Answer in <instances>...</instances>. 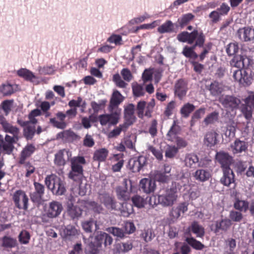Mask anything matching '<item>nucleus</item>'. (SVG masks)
<instances>
[{
	"instance_id": "f257e3e1",
	"label": "nucleus",
	"mask_w": 254,
	"mask_h": 254,
	"mask_svg": "<svg viewBox=\"0 0 254 254\" xmlns=\"http://www.w3.org/2000/svg\"><path fill=\"white\" fill-rule=\"evenodd\" d=\"M71 171L68 173V178L74 181H80L83 176V165L86 161L82 156H76L70 159Z\"/></svg>"
},
{
	"instance_id": "f03ea898",
	"label": "nucleus",
	"mask_w": 254,
	"mask_h": 254,
	"mask_svg": "<svg viewBox=\"0 0 254 254\" xmlns=\"http://www.w3.org/2000/svg\"><path fill=\"white\" fill-rule=\"evenodd\" d=\"M85 191L81 190L79 187L75 188L72 189V193L70 194V198L68 199L67 204V211L70 217L73 219L80 217L82 214V210L73 203L75 201L74 197L78 195L83 196L85 194Z\"/></svg>"
},
{
	"instance_id": "7ed1b4c3",
	"label": "nucleus",
	"mask_w": 254,
	"mask_h": 254,
	"mask_svg": "<svg viewBox=\"0 0 254 254\" xmlns=\"http://www.w3.org/2000/svg\"><path fill=\"white\" fill-rule=\"evenodd\" d=\"M45 182L48 189L57 195H62L66 190L64 182L55 175L47 176Z\"/></svg>"
},
{
	"instance_id": "20e7f679",
	"label": "nucleus",
	"mask_w": 254,
	"mask_h": 254,
	"mask_svg": "<svg viewBox=\"0 0 254 254\" xmlns=\"http://www.w3.org/2000/svg\"><path fill=\"white\" fill-rule=\"evenodd\" d=\"M77 114V109L75 108H71L66 112L65 114L62 112H59L56 114V118H51L50 123L54 127L58 128L64 129L66 127V123L64 120L66 115L69 118L74 117Z\"/></svg>"
},
{
	"instance_id": "39448f33",
	"label": "nucleus",
	"mask_w": 254,
	"mask_h": 254,
	"mask_svg": "<svg viewBox=\"0 0 254 254\" xmlns=\"http://www.w3.org/2000/svg\"><path fill=\"white\" fill-rule=\"evenodd\" d=\"M109 111L110 114H103L98 117V120L102 126H115L119 123L121 109H116V110H112Z\"/></svg>"
},
{
	"instance_id": "423d86ee",
	"label": "nucleus",
	"mask_w": 254,
	"mask_h": 254,
	"mask_svg": "<svg viewBox=\"0 0 254 254\" xmlns=\"http://www.w3.org/2000/svg\"><path fill=\"white\" fill-rule=\"evenodd\" d=\"M155 105V101L152 99L148 103L144 101L138 102L136 106L137 116L139 118L143 119L144 116L150 118Z\"/></svg>"
},
{
	"instance_id": "0eeeda50",
	"label": "nucleus",
	"mask_w": 254,
	"mask_h": 254,
	"mask_svg": "<svg viewBox=\"0 0 254 254\" xmlns=\"http://www.w3.org/2000/svg\"><path fill=\"white\" fill-rule=\"evenodd\" d=\"M178 197L176 189L173 188L168 189L164 193L158 195V202L164 206H170L177 201Z\"/></svg>"
},
{
	"instance_id": "6e6552de",
	"label": "nucleus",
	"mask_w": 254,
	"mask_h": 254,
	"mask_svg": "<svg viewBox=\"0 0 254 254\" xmlns=\"http://www.w3.org/2000/svg\"><path fill=\"white\" fill-rule=\"evenodd\" d=\"M121 74L124 80L122 79L121 76L119 73H117L113 75V80L117 86L122 88H126L127 86V83L125 81L130 82L132 80L133 76L130 70L127 68L122 69L121 71Z\"/></svg>"
},
{
	"instance_id": "1a4fd4ad",
	"label": "nucleus",
	"mask_w": 254,
	"mask_h": 254,
	"mask_svg": "<svg viewBox=\"0 0 254 254\" xmlns=\"http://www.w3.org/2000/svg\"><path fill=\"white\" fill-rule=\"evenodd\" d=\"M233 76L236 81L243 86L250 85L253 79L251 71L246 69H240L235 71Z\"/></svg>"
},
{
	"instance_id": "9d476101",
	"label": "nucleus",
	"mask_w": 254,
	"mask_h": 254,
	"mask_svg": "<svg viewBox=\"0 0 254 254\" xmlns=\"http://www.w3.org/2000/svg\"><path fill=\"white\" fill-rule=\"evenodd\" d=\"M12 198L15 205L17 208L24 210L27 209L28 198L24 191L22 190L16 191L13 193Z\"/></svg>"
},
{
	"instance_id": "9b49d317",
	"label": "nucleus",
	"mask_w": 254,
	"mask_h": 254,
	"mask_svg": "<svg viewBox=\"0 0 254 254\" xmlns=\"http://www.w3.org/2000/svg\"><path fill=\"white\" fill-rule=\"evenodd\" d=\"M0 124L2 130L6 133L12 135V137L19 138V129L16 126L9 123L3 117L0 116Z\"/></svg>"
},
{
	"instance_id": "f8f14e48",
	"label": "nucleus",
	"mask_w": 254,
	"mask_h": 254,
	"mask_svg": "<svg viewBox=\"0 0 254 254\" xmlns=\"http://www.w3.org/2000/svg\"><path fill=\"white\" fill-rule=\"evenodd\" d=\"M63 209V205L61 202L53 201L49 203L46 210V215L49 218L56 217L61 214Z\"/></svg>"
},
{
	"instance_id": "ddd939ff",
	"label": "nucleus",
	"mask_w": 254,
	"mask_h": 254,
	"mask_svg": "<svg viewBox=\"0 0 254 254\" xmlns=\"http://www.w3.org/2000/svg\"><path fill=\"white\" fill-rule=\"evenodd\" d=\"M216 159L221 165L222 170L231 169L230 166L233 162V159L227 153L222 151L217 153Z\"/></svg>"
},
{
	"instance_id": "4468645a",
	"label": "nucleus",
	"mask_w": 254,
	"mask_h": 254,
	"mask_svg": "<svg viewBox=\"0 0 254 254\" xmlns=\"http://www.w3.org/2000/svg\"><path fill=\"white\" fill-rule=\"evenodd\" d=\"M18 139L19 138L12 137V136L6 134L5 136L4 140L2 141V143H0V149L7 154H11L14 148L13 144L16 143Z\"/></svg>"
},
{
	"instance_id": "2eb2a0df",
	"label": "nucleus",
	"mask_w": 254,
	"mask_h": 254,
	"mask_svg": "<svg viewBox=\"0 0 254 254\" xmlns=\"http://www.w3.org/2000/svg\"><path fill=\"white\" fill-rule=\"evenodd\" d=\"M146 159L145 157L141 156L138 158L131 159L129 161V166L130 170L134 173L138 172L145 165Z\"/></svg>"
},
{
	"instance_id": "dca6fc26",
	"label": "nucleus",
	"mask_w": 254,
	"mask_h": 254,
	"mask_svg": "<svg viewBox=\"0 0 254 254\" xmlns=\"http://www.w3.org/2000/svg\"><path fill=\"white\" fill-rule=\"evenodd\" d=\"M251 64V60L246 56L237 55L235 56L231 62L233 66L242 68L248 66Z\"/></svg>"
},
{
	"instance_id": "f3484780",
	"label": "nucleus",
	"mask_w": 254,
	"mask_h": 254,
	"mask_svg": "<svg viewBox=\"0 0 254 254\" xmlns=\"http://www.w3.org/2000/svg\"><path fill=\"white\" fill-rule=\"evenodd\" d=\"M124 97L119 91L114 90L110 101L109 111L116 110V109H120L118 108V106L124 101Z\"/></svg>"
},
{
	"instance_id": "a211bd4d",
	"label": "nucleus",
	"mask_w": 254,
	"mask_h": 254,
	"mask_svg": "<svg viewBox=\"0 0 254 254\" xmlns=\"http://www.w3.org/2000/svg\"><path fill=\"white\" fill-rule=\"evenodd\" d=\"M17 123L20 126L24 127L23 135L27 139H31L33 138L35 132V127L34 126H30L29 122H24L22 119H18Z\"/></svg>"
},
{
	"instance_id": "6ab92c4d",
	"label": "nucleus",
	"mask_w": 254,
	"mask_h": 254,
	"mask_svg": "<svg viewBox=\"0 0 254 254\" xmlns=\"http://www.w3.org/2000/svg\"><path fill=\"white\" fill-rule=\"evenodd\" d=\"M140 187L144 192L150 193L155 190V181L151 178H143L140 181Z\"/></svg>"
},
{
	"instance_id": "aec40b11",
	"label": "nucleus",
	"mask_w": 254,
	"mask_h": 254,
	"mask_svg": "<svg viewBox=\"0 0 254 254\" xmlns=\"http://www.w3.org/2000/svg\"><path fill=\"white\" fill-rule=\"evenodd\" d=\"M34 186L35 191L30 194V197L32 201L39 203L41 201L44 194V187L37 182H34Z\"/></svg>"
},
{
	"instance_id": "412c9836",
	"label": "nucleus",
	"mask_w": 254,
	"mask_h": 254,
	"mask_svg": "<svg viewBox=\"0 0 254 254\" xmlns=\"http://www.w3.org/2000/svg\"><path fill=\"white\" fill-rule=\"evenodd\" d=\"M204 41L205 36L202 32L194 30L191 32L190 44H192L195 42L194 47H202Z\"/></svg>"
},
{
	"instance_id": "4be33fe9",
	"label": "nucleus",
	"mask_w": 254,
	"mask_h": 254,
	"mask_svg": "<svg viewBox=\"0 0 254 254\" xmlns=\"http://www.w3.org/2000/svg\"><path fill=\"white\" fill-rule=\"evenodd\" d=\"M223 176L220 180L221 183L227 187H230L233 185V188L235 187L234 174L231 169L223 170Z\"/></svg>"
},
{
	"instance_id": "5701e85b",
	"label": "nucleus",
	"mask_w": 254,
	"mask_h": 254,
	"mask_svg": "<svg viewBox=\"0 0 254 254\" xmlns=\"http://www.w3.org/2000/svg\"><path fill=\"white\" fill-rule=\"evenodd\" d=\"M220 101L226 108L232 109L237 108L241 103L239 99L230 96H222L220 98Z\"/></svg>"
},
{
	"instance_id": "b1692460",
	"label": "nucleus",
	"mask_w": 254,
	"mask_h": 254,
	"mask_svg": "<svg viewBox=\"0 0 254 254\" xmlns=\"http://www.w3.org/2000/svg\"><path fill=\"white\" fill-rule=\"evenodd\" d=\"M238 35L240 39L244 41H249L254 39V29L245 27L238 31Z\"/></svg>"
},
{
	"instance_id": "393cba45",
	"label": "nucleus",
	"mask_w": 254,
	"mask_h": 254,
	"mask_svg": "<svg viewBox=\"0 0 254 254\" xmlns=\"http://www.w3.org/2000/svg\"><path fill=\"white\" fill-rule=\"evenodd\" d=\"M135 107L132 104H129L125 108V123L129 125H132L135 120V117L134 115Z\"/></svg>"
},
{
	"instance_id": "a878e982",
	"label": "nucleus",
	"mask_w": 254,
	"mask_h": 254,
	"mask_svg": "<svg viewBox=\"0 0 254 254\" xmlns=\"http://www.w3.org/2000/svg\"><path fill=\"white\" fill-rule=\"evenodd\" d=\"M187 89V83L183 79L179 80L175 84V94L181 99L186 95Z\"/></svg>"
},
{
	"instance_id": "bb28decb",
	"label": "nucleus",
	"mask_w": 254,
	"mask_h": 254,
	"mask_svg": "<svg viewBox=\"0 0 254 254\" xmlns=\"http://www.w3.org/2000/svg\"><path fill=\"white\" fill-rule=\"evenodd\" d=\"M188 210V204L186 202L179 204L177 207H173L170 212V216L173 219H177L182 213Z\"/></svg>"
},
{
	"instance_id": "cd10ccee",
	"label": "nucleus",
	"mask_w": 254,
	"mask_h": 254,
	"mask_svg": "<svg viewBox=\"0 0 254 254\" xmlns=\"http://www.w3.org/2000/svg\"><path fill=\"white\" fill-rule=\"evenodd\" d=\"M35 150V147L32 144H28L23 149L19 158V163L24 164L26 159L29 157Z\"/></svg>"
},
{
	"instance_id": "c85d7f7f",
	"label": "nucleus",
	"mask_w": 254,
	"mask_h": 254,
	"mask_svg": "<svg viewBox=\"0 0 254 254\" xmlns=\"http://www.w3.org/2000/svg\"><path fill=\"white\" fill-rule=\"evenodd\" d=\"M193 176L196 180L204 182L211 177V174L209 171L201 169L197 170L193 174Z\"/></svg>"
},
{
	"instance_id": "c756f323",
	"label": "nucleus",
	"mask_w": 254,
	"mask_h": 254,
	"mask_svg": "<svg viewBox=\"0 0 254 254\" xmlns=\"http://www.w3.org/2000/svg\"><path fill=\"white\" fill-rule=\"evenodd\" d=\"M66 153L67 157L71 156V152L67 150L63 149L60 150L55 154V163L58 166H64L65 164V160L64 157V154Z\"/></svg>"
},
{
	"instance_id": "7c9ffc66",
	"label": "nucleus",
	"mask_w": 254,
	"mask_h": 254,
	"mask_svg": "<svg viewBox=\"0 0 254 254\" xmlns=\"http://www.w3.org/2000/svg\"><path fill=\"white\" fill-rule=\"evenodd\" d=\"M218 134L215 131L208 132L205 135L204 144L209 147H212L217 143V136Z\"/></svg>"
},
{
	"instance_id": "2f4dec72",
	"label": "nucleus",
	"mask_w": 254,
	"mask_h": 254,
	"mask_svg": "<svg viewBox=\"0 0 254 254\" xmlns=\"http://www.w3.org/2000/svg\"><path fill=\"white\" fill-rule=\"evenodd\" d=\"M108 153L109 151L106 148L97 149L94 153L93 159L94 161L98 162L104 161L106 159Z\"/></svg>"
},
{
	"instance_id": "473e14b6",
	"label": "nucleus",
	"mask_w": 254,
	"mask_h": 254,
	"mask_svg": "<svg viewBox=\"0 0 254 254\" xmlns=\"http://www.w3.org/2000/svg\"><path fill=\"white\" fill-rule=\"evenodd\" d=\"M0 244L4 248H11L16 246L17 241L12 237L4 236L0 239Z\"/></svg>"
},
{
	"instance_id": "72a5a7b5",
	"label": "nucleus",
	"mask_w": 254,
	"mask_h": 254,
	"mask_svg": "<svg viewBox=\"0 0 254 254\" xmlns=\"http://www.w3.org/2000/svg\"><path fill=\"white\" fill-rule=\"evenodd\" d=\"M247 148L246 143L244 141L237 140L231 145V148L234 153H238L245 151Z\"/></svg>"
},
{
	"instance_id": "f704fd0d",
	"label": "nucleus",
	"mask_w": 254,
	"mask_h": 254,
	"mask_svg": "<svg viewBox=\"0 0 254 254\" xmlns=\"http://www.w3.org/2000/svg\"><path fill=\"white\" fill-rule=\"evenodd\" d=\"M174 24L170 20L166 21L164 24L159 26L157 31L161 33H171L173 31Z\"/></svg>"
},
{
	"instance_id": "c9c22d12",
	"label": "nucleus",
	"mask_w": 254,
	"mask_h": 254,
	"mask_svg": "<svg viewBox=\"0 0 254 254\" xmlns=\"http://www.w3.org/2000/svg\"><path fill=\"white\" fill-rule=\"evenodd\" d=\"M130 125L124 123L115 128L109 134L110 137H116L119 135L122 131H126Z\"/></svg>"
},
{
	"instance_id": "e433bc0d",
	"label": "nucleus",
	"mask_w": 254,
	"mask_h": 254,
	"mask_svg": "<svg viewBox=\"0 0 254 254\" xmlns=\"http://www.w3.org/2000/svg\"><path fill=\"white\" fill-rule=\"evenodd\" d=\"M208 89L212 95H217L223 91L224 86L222 83L214 81L210 84Z\"/></svg>"
},
{
	"instance_id": "4c0bfd02",
	"label": "nucleus",
	"mask_w": 254,
	"mask_h": 254,
	"mask_svg": "<svg viewBox=\"0 0 254 254\" xmlns=\"http://www.w3.org/2000/svg\"><path fill=\"white\" fill-rule=\"evenodd\" d=\"M79 231L72 225H67L63 230V235L66 238L79 234Z\"/></svg>"
},
{
	"instance_id": "58836bf2",
	"label": "nucleus",
	"mask_w": 254,
	"mask_h": 254,
	"mask_svg": "<svg viewBox=\"0 0 254 254\" xmlns=\"http://www.w3.org/2000/svg\"><path fill=\"white\" fill-rule=\"evenodd\" d=\"M198 162V158L194 154H188L185 159V165L191 168Z\"/></svg>"
},
{
	"instance_id": "ea45409f",
	"label": "nucleus",
	"mask_w": 254,
	"mask_h": 254,
	"mask_svg": "<svg viewBox=\"0 0 254 254\" xmlns=\"http://www.w3.org/2000/svg\"><path fill=\"white\" fill-rule=\"evenodd\" d=\"M132 93L134 96L136 97L143 96L145 94L143 87L137 82H133L131 84Z\"/></svg>"
},
{
	"instance_id": "a19ab883",
	"label": "nucleus",
	"mask_w": 254,
	"mask_h": 254,
	"mask_svg": "<svg viewBox=\"0 0 254 254\" xmlns=\"http://www.w3.org/2000/svg\"><path fill=\"white\" fill-rule=\"evenodd\" d=\"M194 109L195 106L193 104L188 103L182 107L180 112L183 117L187 118Z\"/></svg>"
},
{
	"instance_id": "79ce46f5",
	"label": "nucleus",
	"mask_w": 254,
	"mask_h": 254,
	"mask_svg": "<svg viewBox=\"0 0 254 254\" xmlns=\"http://www.w3.org/2000/svg\"><path fill=\"white\" fill-rule=\"evenodd\" d=\"M179 127L176 125L175 122H174V124L167 134L168 139L171 141H175V139L178 137L177 136V134L179 132Z\"/></svg>"
},
{
	"instance_id": "37998d69",
	"label": "nucleus",
	"mask_w": 254,
	"mask_h": 254,
	"mask_svg": "<svg viewBox=\"0 0 254 254\" xmlns=\"http://www.w3.org/2000/svg\"><path fill=\"white\" fill-rule=\"evenodd\" d=\"M194 18V15L191 13H187L183 15L178 20V22L181 27L187 25Z\"/></svg>"
},
{
	"instance_id": "c03bdc74",
	"label": "nucleus",
	"mask_w": 254,
	"mask_h": 254,
	"mask_svg": "<svg viewBox=\"0 0 254 254\" xmlns=\"http://www.w3.org/2000/svg\"><path fill=\"white\" fill-rule=\"evenodd\" d=\"M190 229L197 237H202L204 234L203 228L197 222H193L191 225Z\"/></svg>"
},
{
	"instance_id": "a18cd8bd",
	"label": "nucleus",
	"mask_w": 254,
	"mask_h": 254,
	"mask_svg": "<svg viewBox=\"0 0 254 254\" xmlns=\"http://www.w3.org/2000/svg\"><path fill=\"white\" fill-rule=\"evenodd\" d=\"M234 206L235 209L245 212L248 209L249 203L245 200L237 199L234 203Z\"/></svg>"
},
{
	"instance_id": "49530a36",
	"label": "nucleus",
	"mask_w": 254,
	"mask_h": 254,
	"mask_svg": "<svg viewBox=\"0 0 254 254\" xmlns=\"http://www.w3.org/2000/svg\"><path fill=\"white\" fill-rule=\"evenodd\" d=\"M17 74L19 76L23 77L27 80L32 81L33 79L36 78L35 76L30 70L22 68L17 71Z\"/></svg>"
},
{
	"instance_id": "de8ad7c7",
	"label": "nucleus",
	"mask_w": 254,
	"mask_h": 254,
	"mask_svg": "<svg viewBox=\"0 0 254 254\" xmlns=\"http://www.w3.org/2000/svg\"><path fill=\"white\" fill-rule=\"evenodd\" d=\"M60 138H65L68 140H73L77 138V135L70 130H66L58 134Z\"/></svg>"
},
{
	"instance_id": "09e8293b",
	"label": "nucleus",
	"mask_w": 254,
	"mask_h": 254,
	"mask_svg": "<svg viewBox=\"0 0 254 254\" xmlns=\"http://www.w3.org/2000/svg\"><path fill=\"white\" fill-rule=\"evenodd\" d=\"M42 114L41 110L38 109H34L31 111L28 115L29 124L31 123L32 124H36L38 123V120L36 117L41 116Z\"/></svg>"
},
{
	"instance_id": "8fccbe9b",
	"label": "nucleus",
	"mask_w": 254,
	"mask_h": 254,
	"mask_svg": "<svg viewBox=\"0 0 254 254\" xmlns=\"http://www.w3.org/2000/svg\"><path fill=\"white\" fill-rule=\"evenodd\" d=\"M13 92V88L11 84L6 83L0 86V94L3 96L10 95Z\"/></svg>"
},
{
	"instance_id": "3c124183",
	"label": "nucleus",
	"mask_w": 254,
	"mask_h": 254,
	"mask_svg": "<svg viewBox=\"0 0 254 254\" xmlns=\"http://www.w3.org/2000/svg\"><path fill=\"white\" fill-rule=\"evenodd\" d=\"M96 239L98 241H104L105 246L111 245L113 242L112 238L106 233H101L96 236Z\"/></svg>"
},
{
	"instance_id": "603ef678",
	"label": "nucleus",
	"mask_w": 254,
	"mask_h": 254,
	"mask_svg": "<svg viewBox=\"0 0 254 254\" xmlns=\"http://www.w3.org/2000/svg\"><path fill=\"white\" fill-rule=\"evenodd\" d=\"M141 237L146 242L150 241L154 237L153 230L150 228L144 229L140 234Z\"/></svg>"
},
{
	"instance_id": "864d4df0",
	"label": "nucleus",
	"mask_w": 254,
	"mask_h": 254,
	"mask_svg": "<svg viewBox=\"0 0 254 254\" xmlns=\"http://www.w3.org/2000/svg\"><path fill=\"white\" fill-rule=\"evenodd\" d=\"M186 241L193 248L196 250H201L204 247V246L202 244L193 238H187L186 239Z\"/></svg>"
},
{
	"instance_id": "5fc2aeb1",
	"label": "nucleus",
	"mask_w": 254,
	"mask_h": 254,
	"mask_svg": "<svg viewBox=\"0 0 254 254\" xmlns=\"http://www.w3.org/2000/svg\"><path fill=\"white\" fill-rule=\"evenodd\" d=\"M195 48L194 46L192 47L186 46L183 49V54L187 58H196L197 55L194 51Z\"/></svg>"
},
{
	"instance_id": "6e6d98bb",
	"label": "nucleus",
	"mask_w": 254,
	"mask_h": 254,
	"mask_svg": "<svg viewBox=\"0 0 254 254\" xmlns=\"http://www.w3.org/2000/svg\"><path fill=\"white\" fill-rule=\"evenodd\" d=\"M68 106L70 107H81L83 109L86 107V103L84 101L82 100V99L78 97L76 100H71L68 103Z\"/></svg>"
},
{
	"instance_id": "4d7b16f0",
	"label": "nucleus",
	"mask_w": 254,
	"mask_h": 254,
	"mask_svg": "<svg viewBox=\"0 0 254 254\" xmlns=\"http://www.w3.org/2000/svg\"><path fill=\"white\" fill-rule=\"evenodd\" d=\"M178 152V149L175 146H168L165 150V157L169 158H174Z\"/></svg>"
},
{
	"instance_id": "13d9d810",
	"label": "nucleus",
	"mask_w": 254,
	"mask_h": 254,
	"mask_svg": "<svg viewBox=\"0 0 254 254\" xmlns=\"http://www.w3.org/2000/svg\"><path fill=\"white\" fill-rule=\"evenodd\" d=\"M103 203L108 209H116V202L109 196H105L103 200Z\"/></svg>"
},
{
	"instance_id": "bf43d9fd",
	"label": "nucleus",
	"mask_w": 254,
	"mask_h": 254,
	"mask_svg": "<svg viewBox=\"0 0 254 254\" xmlns=\"http://www.w3.org/2000/svg\"><path fill=\"white\" fill-rule=\"evenodd\" d=\"M132 202L134 206L138 208H142L146 203L145 200L140 196L136 195L131 198Z\"/></svg>"
},
{
	"instance_id": "052dcab7",
	"label": "nucleus",
	"mask_w": 254,
	"mask_h": 254,
	"mask_svg": "<svg viewBox=\"0 0 254 254\" xmlns=\"http://www.w3.org/2000/svg\"><path fill=\"white\" fill-rule=\"evenodd\" d=\"M231 225V222L230 220L224 219L221 221L220 222H217L216 225L217 230L221 229L222 230H227Z\"/></svg>"
},
{
	"instance_id": "680f3d73",
	"label": "nucleus",
	"mask_w": 254,
	"mask_h": 254,
	"mask_svg": "<svg viewBox=\"0 0 254 254\" xmlns=\"http://www.w3.org/2000/svg\"><path fill=\"white\" fill-rule=\"evenodd\" d=\"M127 190L126 188H123L121 187L117 188L116 191L119 199L126 200L128 198V193Z\"/></svg>"
},
{
	"instance_id": "e2e57ef3",
	"label": "nucleus",
	"mask_w": 254,
	"mask_h": 254,
	"mask_svg": "<svg viewBox=\"0 0 254 254\" xmlns=\"http://www.w3.org/2000/svg\"><path fill=\"white\" fill-rule=\"evenodd\" d=\"M106 103V101L104 100H101L99 103L93 101L91 103V106L94 112L97 113L100 110L104 108Z\"/></svg>"
},
{
	"instance_id": "0e129e2a",
	"label": "nucleus",
	"mask_w": 254,
	"mask_h": 254,
	"mask_svg": "<svg viewBox=\"0 0 254 254\" xmlns=\"http://www.w3.org/2000/svg\"><path fill=\"white\" fill-rule=\"evenodd\" d=\"M23 164L24 166V169L25 171V177L27 178L31 177L32 176V175L35 171V167L31 165L29 162H26V161H25V163Z\"/></svg>"
},
{
	"instance_id": "69168bd1",
	"label": "nucleus",
	"mask_w": 254,
	"mask_h": 254,
	"mask_svg": "<svg viewBox=\"0 0 254 254\" xmlns=\"http://www.w3.org/2000/svg\"><path fill=\"white\" fill-rule=\"evenodd\" d=\"M109 232L114 236L120 238H123L125 235V232L122 229L117 227L109 228Z\"/></svg>"
},
{
	"instance_id": "338daca9",
	"label": "nucleus",
	"mask_w": 254,
	"mask_h": 254,
	"mask_svg": "<svg viewBox=\"0 0 254 254\" xmlns=\"http://www.w3.org/2000/svg\"><path fill=\"white\" fill-rule=\"evenodd\" d=\"M30 238L29 233L26 231H22L19 235V241L23 244H27L29 243Z\"/></svg>"
},
{
	"instance_id": "774afa93",
	"label": "nucleus",
	"mask_w": 254,
	"mask_h": 254,
	"mask_svg": "<svg viewBox=\"0 0 254 254\" xmlns=\"http://www.w3.org/2000/svg\"><path fill=\"white\" fill-rule=\"evenodd\" d=\"M191 33L184 31L177 35V39L182 42H188L190 44Z\"/></svg>"
}]
</instances>
